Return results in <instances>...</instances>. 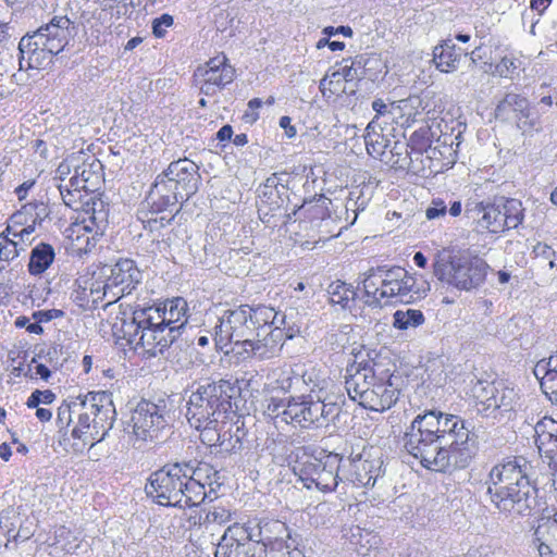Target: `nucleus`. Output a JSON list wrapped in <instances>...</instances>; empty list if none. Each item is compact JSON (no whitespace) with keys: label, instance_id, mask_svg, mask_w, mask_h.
Instances as JSON below:
<instances>
[{"label":"nucleus","instance_id":"72a5a7b5","mask_svg":"<svg viewBox=\"0 0 557 557\" xmlns=\"http://www.w3.org/2000/svg\"><path fill=\"white\" fill-rule=\"evenodd\" d=\"M55 258L54 248L47 243L37 244L29 253L28 272L30 275H41L50 268Z\"/></svg>","mask_w":557,"mask_h":557},{"label":"nucleus","instance_id":"f3484780","mask_svg":"<svg viewBox=\"0 0 557 557\" xmlns=\"http://www.w3.org/2000/svg\"><path fill=\"white\" fill-rule=\"evenodd\" d=\"M383 461L372 457L363 448L361 453L351 451L347 458L342 456L341 469L347 472V480L361 487L374 486L375 481L383 474Z\"/></svg>","mask_w":557,"mask_h":557},{"label":"nucleus","instance_id":"37998d69","mask_svg":"<svg viewBox=\"0 0 557 557\" xmlns=\"http://www.w3.org/2000/svg\"><path fill=\"white\" fill-rule=\"evenodd\" d=\"M409 144L405 141H395L389 150V157L384 162L391 168L409 169L412 162L408 151Z\"/></svg>","mask_w":557,"mask_h":557},{"label":"nucleus","instance_id":"cd10ccee","mask_svg":"<svg viewBox=\"0 0 557 557\" xmlns=\"http://www.w3.org/2000/svg\"><path fill=\"white\" fill-rule=\"evenodd\" d=\"M535 444L541 457L557 466V421L543 417L534 425Z\"/></svg>","mask_w":557,"mask_h":557},{"label":"nucleus","instance_id":"9d476101","mask_svg":"<svg viewBox=\"0 0 557 557\" xmlns=\"http://www.w3.org/2000/svg\"><path fill=\"white\" fill-rule=\"evenodd\" d=\"M186 478L181 462L166 463L150 474L146 494L159 505L176 507L184 495L182 488Z\"/></svg>","mask_w":557,"mask_h":557},{"label":"nucleus","instance_id":"a18cd8bd","mask_svg":"<svg viewBox=\"0 0 557 557\" xmlns=\"http://www.w3.org/2000/svg\"><path fill=\"white\" fill-rule=\"evenodd\" d=\"M364 278L362 280L363 290L369 298L367 301L370 306H380L381 298L379 293L381 289L380 276L375 271V268H370L364 272Z\"/></svg>","mask_w":557,"mask_h":557},{"label":"nucleus","instance_id":"412c9836","mask_svg":"<svg viewBox=\"0 0 557 557\" xmlns=\"http://www.w3.org/2000/svg\"><path fill=\"white\" fill-rule=\"evenodd\" d=\"M250 523L252 530L253 541L262 547H270L277 542L293 543L294 539H300L297 533H292L288 527L281 520L276 519H261L259 522Z\"/></svg>","mask_w":557,"mask_h":557},{"label":"nucleus","instance_id":"c756f323","mask_svg":"<svg viewBox=\"0 0 557 557\" xmlns=\"http://www.w3.org/2000/svg\"><path fill=\"white\" fill-rule=\"evenodd\" d=\"M196 76L202 77L208 83H213L222 88L234 81L235 70L227 63L225 55L210 59L206 67H198Z\"/></svg>","mask_w":557,"mask_h":557},{"label":"nucleus","instance_id":"338daca9","mask_svg":"<svg viewBox=\"0 0 557 557\" xmlns=\"http://www.w3.org/2000/svg\"><path fill=\"white\" fill-rule=\"evenodd\" d=\"M48 216V208L44 202H36V211H34V216L32 220V224L34 227L36 224H41V222Z\"/></svg>","mask_w":557,"mask_h":557},{"label":"nucleus","instance_id":"473e14b6","mask_svg":"<svg viewBox=\"0 0 557 557\" xmlns=\"http://www.w3.org/2000/svg\"><path fill=\"white\" fill-rule=\"evenodd\" d=\"M462 50L451 39L443 40L434 47L433 61L441 72L449 73L457 67Z\"/></svg>","mask_w":557,"mask_h":557},{"label":"nucleus","instance_id":"9b49d317","mask_svg":"<svg viewBox=\"0 0 557 557\" xmlns=\"http://www.w3.org/2000/svg\"><path fill=\"white\" fill-rule=\"evenodd\" d=\"M341 463L342 455L331 453L324 458L309 457L305 461H297L294 471L305 487L314 485L322 492H331L338 484Z\"/></svg>","mask_w":557,"mask_h":557},{"label":"nucleus","instance_id":"ea45409f","mask_svg":"<svg viewBox=\"0 0 557 557\" xmlns=\"http://www.w3.org/2000/svg\"><path fill=\"white\" fill-rule=\"evenodd\" d=\"M301 539H294L293 543H281L277 542L264 550H259L258 557H305L302 552L299 549Z\"/></svg>","mask_w":557,"mask_h":557},{"label":"nucleus","instance_id":"e2e57ef3","mask_svg":"<svg viewBox=\"0 0 557 557\" xmlns=\"http://www.w3.org/2000/svg\"><path fill=\"white\" fill-rule=\"evenodd\" d=\"M330 203L331 199L322 196L320 197V199L317 200L314 205L307 209V211H309L312 216H320L321 219H323L327 211V205Z\"/></svg>","mask_w":557,"mask_h":557},{"label":"nucleus","instance_id":"f8f14e48","mask_svg":"<svg viewBox=\"0 0 557 557\" xmlns=\"http://www.w3.org/2000/svg\"><path fill=\"white\" fill-rule=\"evenodd\" d=\"M184 199L186 200V196L173 182L158 175L149 190L146 202L151 213L168 212L169 214L149 219L145 227L153 232L170 224L181 209L180 201Z\"/></svg>","mask_w":557,"mask_h":557},{"label":"nucleus","instance_id":"e433bc0d","mask_svg":"<svg viewBox=\"0 0 557 557\" xmlns=\"http://www.w3.org/2000/svg\"><path fill=\"white\" fill-rule=\"evenodd\" d=\"M502 223L504 224V232L510 228H517L523 221V207L522 202L517 199L499 198Z\"/></svg>","mask_w":557,"mask_h":557},{"label":"nucleus","instance_id":"3c124183","mask_svg":"<svg viewBox=\"0 0 557 557\" xmlns=\"http://www.w3.org/2000/svg\"><path fill=\"white\" fill-rule=\"evenodd\" d=\"M376 273L380 276V284H388L391 282H399L406 274V270L400 267L380 265L375 268Z\"/></svg>","mask_w":557,"mask_h":557},{"label":"nucleus","instance_id":"69168bd1","mask_svg":"<svg viewBox=\"0 0 557 557\" xmlns=\"http://www.w3.org/2000/svg\"><path fill=\"white\" fill-rule=\"evenodd\" d=\"M70 189L72 190H77V191H82V190H88V189H91L89 187V185L85 182V178H83L77 172L76 170H74V174L73 176L69 180V183L66 184Z\"/></svg>","mask_w":557,"mask_h":557},{"label":"nucleus","instance_id":"de8ad7c7","mask_svg":"<svg viewBox=\"0 0 557 557\" xmlns=\"http://www.w3.org/2000/svg\"><path fill=\"white\" fill-rule=\"evenodd\" d=\"M82 396H78L75 401L72 403H63L57 413V424L59 425L60 430L67 429L73 421V416H78L77 408H81Z\"/></svg>","mask_w":557,"mask_h":557},{"label":"nucleus","instance_id":"dca6fc26","mask_svg":"<svg viewBox=\"0 0 557 557\" xmlns=\"http://www.w3.org/2000/svg\"><path fill=\"white\" fill-rule=\"evenodd\" d=\"M143 274L131 259H121L110 268V274L103 285V296L109 304L129 295L141 283Z\"/></svg>","mask_w":557,"mask_h":557},{"label":"nucleus","instance_id":"1a4fd4ad","mask_svg":"<svg viewBox=\"0 0 557 557\" xmlns=\"http://www.w3.org/2000/svg\"><path fill=\"white\" fill-rule=\"evenodd\" d=\"M171 409L169 401L141 399L132 412L133 434L140 441H157L164 430H170Z\"/></svg>","mask_w":557,"mask_h":557},{"label":"nucleus","instance_id":"c9c22d12","mask_svg":"<svg viewBox=\"0 0 557 557\" xmlns=\"http://www.w3.org/2000/svg\"><path fill=\"white\" fill-rule=\"evenodd\" d=\"M364 143L367 152L384 161L387 157L386 148L389 146V139L376 131V121L373 119L366 128Z\"/></svg>","mask_w":557,"mask_h":557},{"label":"nucleus","instance_id":"4d7b16f0","mask_svg":"<svg viewBox=\"0 0 557 557\" xmlns=\"http://www.w3.org/2000/svg\"><path fill=\"white\" fill-rule=\"evenodd\" d=\"M55 399V395L50 389L34 391L28 397L26 405L28 408H37L40 404H51Z\"/></svg>","mask_w":557,"mask_h":557},{"label":"nucleus","instance_id":"2f4dec72","mask_svg":"<svg viewBox=\"0 0 557 557\" xmlns=\"http://www.w3.org/2000/svg\"><path fill=\"white\" fill-rule=\"evenodd\" d=\"M540 557H557V520L546 519L534 531Z\"/></svg>","mask_w":557,"mask_h":557},{"label":"nucleus","instance_id":"8fccbe9b","mask_svg":"<svg viewBox=\"0 0 557 557\" xmlns=\"http://www.w3.org/2000/svg\"><path fill=\"white\" fill-rule=\"evenodd\" d=\"M226 419H222V422H214L212 421L211 425H207L203 429H196L200 432V440L201 442L210 447H216L219 441L221 440L222 435V429L225 424Z\"/></svg>","mask_w":557,"mask_h":557},{"label":"nucleus","instance_id":"79ce46f5","mask_svg":"<svg viewBox=\"0 0 557 557\" xmlns=\"http://www.w3.org/2000/svg\"><path fill=\"white\" fill-rule=\"evenodd\" d=\"M181 466L186 471L187 479L196 478L199 482H206L210 484L212 475L216 474V471L207 462L198 461L196 459L188 461H181Z\"/></svg>","mask_w":557,"mask_h":557},{"label":"nucleus","instance_id":"864d4df0","mask_svg":"<svg viewBox=\"0 0 557 557\" xmlns=\"http://www.w3.org/2000/svg\"><path fill=\"white\" fill-rule=\"evenodd\" d=\"M231 511L225 509L224 507H214L212 510L208 511L205 520L202 522L206 528L210 524L223 525L231 521Z\"/></svg>","mask_w":557,"mask_h":557},{"label":"nucleus","instance_id":"774afa93","mask_svg":"<svg viewBox=\"0 0 557 557\" xmlns=\"http://www.w3.org/2000/svg\"><path fill=\"white\" fill-rule=\"evenodd\" d=\"M290 123L292 119L287 115H284L280 119V126L285 129V134L288 138H292L296 135V128Z\"/></svg>","mask_w":557,"mask_h":557},{"label":"nucleus","instance_id":"39448f33","mask_svg":"<svg viewBox=\"0 0 557 557\" xmlns=\"http://www.w3.org/2000/svg\"><path fill=\"white\" fill-rule=\"evenodd\" d=\"M79 406L71 435L84 446L94 447L108 436L116 419L112 396L107 392H90L82 397Z\"/></svg>","mask_w":557,"mask_h":557},{"label":"nucleus","instance_id":"f03ea898","mask_svg":"<svg viewBox=\"0 0 557 557\" xmlns=\"http://www.w3.org/2000/svg\"><path fill=\"white\" fill-rule=\"evenodd\" d=\"M531 463L522 456L495 463L485 480L490 502L507 517L530 516L537 506L536 485L531 481Z\"/></svg>","mask_w":557,"mask_h":557},{"label":"nucleus","instance_id":"ddd939ff","mask_svg":"<svg viewBox=\"0 0 557 557\" xmlns=\"http://www.w3.org/2000/svg\"><path fill=\"white\" fill-rule=\"evenodd\" d=\"M249 306H240L234 310H227L219 319L214 326V342L216 347L223 350L230 344L243 345L244 348L251 337H260L259 332L252 329Z\"/></svg>","mask_w":557,"mask_h":557},{"label":"nucleus","instance_id":"bb28decb","mask_svg":"<svg viewBox=\"0 0 557 557\" xmlns=\"http://www.w3.org/2000/svg\"><path fill=\"white\" fill-rule=\"evenodd\" d=\"M466 214L476 223V227L481 231H488L494 234L504 232L498 200L495 202L481 201L473 203V206H468Z\"/></svg>","mask_w":557,"mask_h":557},{"label":"nucleus","instance_id":"4be33fe9","mask_svg":"<svg viewBox=\"0 0 557 557\" xmlns=\"http://www.w3.org/2000/svg\"><path fill=\"white\" fill-rule=\"evenodd\" d=\"M511 112L516 113L517 126L523 132L535 125V120L531 114L530 104L525 97L508 92L495 108L496 119L504 121L510 119Z\"/></svg>","mask_w":557,"mask_h":557},{"label":"nucleus","instance_id":"680f3d73","mask_svg":"<svg viewBox=\"0 0 557 557\" xmlns=\"http://www.w3.org/2000/svg\"><path fill=\"white\" fill-rule=\"evenodd\" d=\"M64 312L59 309L39 310L33 313V319L37 320L38 322L46 323L53 319L61 318Z\"/></svg>","mask_w":557,"mask_h":557},{"label":"nucleus","instance_id":"a211bd4d","mask_svg":"<svg viewBox=\"0 0 557 557\" xmlns=\"http://www.w3.org/2000/svg\"><path fill=\"white\" fill-rule=\"evenodd\" d=\"M87 219L81 223H74L67 230V237L78 243L85 242L84 249H90L96 245V235H102L108 223V212L104 202L100 199L86 202Z\"/></svg>","mask_w":557,"mask_h":557},{"label":"nucleus","instance_id":"b1692460","mask_svg":"<svg viewBox=\"0 0 557 557\" xmlns=\"http://www.w3.org/2000/svg\"><path fill=\"white\" fill-rule=\"evenodd\" d=\"M273 375L275 388L297 395L307 393V389L317 382L313 372L305 371L301 366L278 369Z\"/></svg>","mask_w":557,"mask_h":557},{"label":"nucleus","instance_id":"6e6552de","mask_svg":"<svg viewBox=\"0 0 557 557\" xmlns=\"http://www.w3.org/2000/svg\"><path fill=\"white\" fill-rule=\"evenodd\" d=\"M488 269L486 261L478 256L453 255L448 250L438 251L433 262L434 276L461 290L480 286Z\"/></svg>","mask_w":557,"mask_h":557},{"label":"nucleus","instance_id":"bf43d9fd","mask_svg":"<svg viewBox=\"0 0 557 557\" xmlns=\"http://www.w3.org/2000/svg\"><path fill=\"white\" fill-rule=\"evenodd\" d=\"M173 16L170 14H162L152 21V33L156 37L162 38L165 35L166 28L173 25Z\"/></svg>","mask_w":557,"mask_h":557},{"label":"nucleus","instance_id":"6ab92c4d","mask_svg":"<svg viewBox=\"0 0 557 557\" xmlns=\"http://www.w3.org/2000/svg\"><path fill=\"white\" fill-rule=\"evenodd\" d=\"M153 318L149 315L146 306H136L133 310V315L131 320H123L121 325V332L123 337L129 344L140 345L145 352L149 357H156L161 355L158 348L150 349V346H147L145 333L149 330H153L151 325V320Z\"/></svg>","mask_w":557,"mask_h":557},{"label":"nucleus","instance_id":"4c0bfd02","mask_svg":"<svg viewBox=\"0 0 557 557\" xmlns=\"http://www.w3.org/2000/svg\"><path fill=\"white\" fill-rule=\"evenodd\" d=\"M182 490L184 495L180 505H176L180 508L198 506L207 496L206 482H199L196 478L194 480L186 478Z\"/></svg>","mask_w":557,"mask_h":557},{"label":"nucleus","instance_id":"20e7f679","mask_svg":"<svg viewBox=\"0 0 557 557\" xmlns=\"http://www.w3.org/2000/svg\"><path fill=\"white\" fill-rule=\"evenodd\" d=\"M236 386L230 380H207L191 391L186 405L185 418L193 429H203L212 421L222 422L234 414L232 398Z\"/></svg>","mask_w":557,"mask_h":557},{"label":"nucleus","instance_id":"09e8293b","mask_svg":"<svg viewBox=\"0 0 557 557\" xmlns=\"http://www.w3.org/2000/svg\"><path fill=\"white\" fill-rule=\"evenodd\" d=\"M239 432V428H237L236 433ZM221 440L218 443L219 450L218 453L223 455L236 454L243 449V442L238 434H232L231 432L224 431L222 432Z\"/></svg>","mask_w":557,"mask_h":557},{"label":"nucleus","instance_id":"052dcab7","mask_svg":"<svg viewBox=\"0 0 557 557\" xmlns=\"http://www.w3.org/2000/svg\"><path fill=\"white\" fill-rule=\"evenodd\" d=\"M533 252L537 259H542L543 261L548 260V267L550 269L555 268L554 257L556 255L555 250L552 249L550 246L542 243H537L533 247Z\"/></svg>","mask_w":557,"mask_h":557},{"label":"nucleus","instance_id":"7c9ffc66","mask_svg":"<svg viewBox=\"0 0 557 557\" xmlns=\"http://www.w3.org/2000/svg\"><path fill=\"white\" fill-rule=\"evenodd\" d=\"M534 375L540 380L543 393L557 405V352L547 360L539 361L534 368Z\"/></svg>","mask_w":557,"mask_h":557},{"label":"nucleus","instance_id":"c85d7f7f","mask_svg":"<svg viewBox=\"0 0 557 557\" xmlns=\"http://www.w3.org/2000/svg\"><path fill=\"white\" fill-rule=\"evenodd\" d=\"M259 197V213L268 215L271 212L278 210L287 197V187L280 184L276 174H272L267 181L258 188Z\"/></svg>","mask_w":557,"mask_h":557},{"label":"nucleus","instance_id":"423d86ee","mask_svg":"<svg viewBox=\"0 0 557 557\" xmlns=\"http://www.w3.org/2000/svg\"><path fill=\"white\" fill-rule=\"evenodd\" d=\"M322 392L323 387L315 382L307 389V393L290 396L286 404L284 400L274 404L272 411H278L280 407H284L281 412L282 420L295 423L301 429H309L312 425L326 426L338 416L339 408L336 403L329 401Z\"/></svg>","mask_w":557,"mask_h":557},{"label":"nucleus","instance_id":"4468645a","mask_svg":"<svg viewBox=\"0 0 557 557\" xmlns=\"http://www.w3.org/2000/svg\"><path fill=\"white\" fill-rule=\"evenodd\" d=\"M471 383V395L483 406L484 411L498 412L500 416L515 411L519 403V394L515 387L502 381L481 379Z\"/></svg>","mask_w":557,"mask_h":557},{"label":"nucleus","instance_id":"5701e85b","mask_svg":"<svg viewBox=\"0 0 557 557\" xmlns=\"http://www.w3.org/2000/svg\"><path fill=\"white\" fill-rule=\"evenodd\" d=\"M262 338L251 337V342L244 348L245 352L259 360L272 359L281 352L286 338H293V333H285L283 329H271L262 333Z\"/></svg>","mask_w":557,"mask_h":557},{"label":"nucleus","instance_id":"0e129e2a","mask_svg":"<svg viewBox=\"0 0 557 557\" xmlns=\"http://www.w3.org/2000/svg\"><path fill=\"white\" fill-rule=\"evenodd\" d=\"M399 290H400L399 282H391L388 284H383V285H381L379 298H381V300L385 299V298H392V297L398 298Z\"/></svg>","mask_w":557,"mask_h":557},{"label":"nucleus","instance_id":"aec40b11","mask_svg":"<svg viewBox=\"0 0 557 557\" xmlns=\"http://www.w3.org/2000/svg\"><path fill=\"white\" fill-rule=\"evenodd\" d=\"M198 165L188 160L180 159L169 164L168 169L161 174V177L166 181L173 182V184L184 193L186 200H188L198 190L199 174Z\"/></svg>","mask_w":557,"mask_h":557},{"label":"nucleus","instance_id":"f257e3e1","mask_svg":"<svg viewBox=\"0 0 557 557\" xmlns=\"http://www.w3.org/2000/svg\"><path fill=\"white\" fill-rule=\"evenodd\" d=\"M404 447L424 469L453 473L471 465L479 441L461 417L430 410L412 420L404 435Z\"/></svg>","mask_w":557,"mask_h":557},{"label":"nucleus","instance_id":"c03bdc74","mask_svg":"<svg viewBox=\"0 0 557 557\" xmlns=\"http://www.w3.org/2000/svg\"><path fill=\"white\" fill-rule=\"evenodd\" d=\"M393 325L398 330H407L409 327H417L424 323V315L422 311L416 309L397 310L394 315Z\"/></svg>","mask_w":557,"mask_h":557},{"label":"nucleus","instance_id":"13d9d810","mask_svg":"<svg viewBox=\"0 0 557 557\" xmlns=\"http://www.w3.org/2000/svg\"><path fill=\"white\" fill-rule=\"evenodd\" d=\"M447 214V203L441 198H433L425 210L428 220H438Z\"/></svg>","mask_w":557,"mask_h":557},{"label":"nucleus","instance_id":"7ed1b4c3","mask_svg":"<svg viewBox=\"0 0 557 557\" xmlns=\"http://www.w3.org/2000/svg\"><path fill=\"white\" fill-rule=\"evenodd\" d=\"M75 34L74 23L65 15L54 16L33 34H26L18 44L20 69L47 67Z\"/></svg>","mask_w":557,"mask_h":557},{"label":"nucleus","instance_id":"f704fd0d","mask_svg":"<svg viewBox=\"0 0 557 557\" xmlns=\"http://www.w3.org/2000/svg\"><path fill=\"white\" fill-rule=\"evenodd\" d=\"M430 290V285L425 281L419 282L417 277L406 272L400 281V290L398 300L405 304H411L424 298Z\"/></svg>","mask_w":557,"mask_h":557},{"label":"nucleus","instance_id":"603ef678","mask_svg":"<svg viewBox=\"0 0 557 557\" xmlns=\"http://www.w3.org/2000/svg\"><path fill=\"white\" fill-rule=\"evenodd\" d=\"M20 256L16 243L8 237L5 233L0 234V260L11 262Z\"/></svg>","mask_w":557,"mask_h":557},{"label":"nucleus","instance_id":"0eeeda50","mask_svg":"<svg viewBox=\"0 0 557 557\" xmlns=\"http://www.w3.org/2000/svg\"><path fill=\"white\" fill-rule=\"evenodd\" d=\"M153 330L145 333L147 346L164 354L182 335L187 323L188 305L183 297L166 299L159 305L146 306Z\"/></svg>","mask_w":557,"mask_h":557},{"label":"nucleus","instance_id":"a878e982","mask_svg":"<svg viewBox=\"0 0 557 557\" xmlns=\"http://www.w3.org/2000/svg\"><path fill=\"white\" fill-rule=\"evenodd\" d=\"M345 388L348 396L354 401H358L361 406L363 403V395L371 391L376 376L373 368L368 363L352 364L346 370Z\"/></svg>","mask_w":557,"mask_h":557},{"label":"nucleus","instance_id":"5fc2aeb1","mask_svg":"<svg viewBox=\"0 0 557 557\" xmlns=\"http://www.w3.org/2000/svg\"><path fill=\"white\" fill-rule=\"evenodd\" d=\"M34 232V225H26L18 233H13L12 239L16 243V248L20 255L25 252L26 248L34 242V237H32Z\"/></svg>","mask_w":557,"mask_h":557},{"label":"nucleus","instance_id":"2eb2a0df","mask_svg":"<svg viewBox=\"0 0 557 557\" xmlns=\"http://www.w3.org/2000/svg\"><path fill=\"white\" fill-rule=\"evenodd\" d=\"M250 523H233L228 525L220 537L215 557H258L259 550H264L253 541Z\"/></svg>","mask_w":557,"mask_h":557},{"label":"nucleus","instance_id":"a19ab883","mask_svg":"<svg viewBox=\"0 0 557 557\" xmlns=\"http://www.w3.org/2000/svg\"><path fill=\"white\" fill-rule=\"evenodd\" d=\"M249 311L252 329L255 332H259L260 336L270 329V322L276 318V311L267 306L249 307Z\"/></svg>","mask_w":557,"mask_h":557},{"label":"nucleus","instance_id":"58836bf2","mask_svg":"<svg viewBox=\"0 0 557 557\" xmlns=\"http://www.w3.org/2000/svg\"><path fill=\"white\" fill-rule=\"evenodd\" d=\"M327 294L330 295V302L339 305L343 309L348 308L349 302L357 297L354 287L342 281L332 282L327 287Z\"/></svg>","mask_w":557,"mask_h":557},{"label":"nucleus","instance_id":"6e6d98bb","mask_svg":"<svg viewBox=\"0 0 557 557\" xmlns=\"http://www.w3.org/2000/svg\"><path fill=\"white\" fill-rule=\"evenodd\" d=\"M60 195L65 206L78 210L82 199V191L72 190L67 185L60 184L58 186Z\"/></svg>","mask_w":557,"mask_h":557},{"label":"nucleus","instance_id":"393cba45","mask_svg":"<svg viewBox=\"0 0 557 557\" xmlns=\"http://www.w3.org/2000/svg\"><path fill=\"white\" fill-rule=\"evenodd\" d=\"M393 375L387 381L375 380L371 391L363 395L362 407L372 411H385L399 398L400 391L393 381Z\"/></svg>","mask_w":557,"mask_h":557},{"label":"nucleus","instance_id":"49530a36","mask_svg":"<svg viewBox=\"0 0 557 557\" xmlns=\"http://www.w3.org/2000/svg\"><path fill=\"white\" fill-rule=\"evenodd\" d=\"M75 170L85 178V182L91 189L96 187L102 176V164L95 158H91L90 161L83 162L81 165H75Z\"/></svg>","mask_w":557,"mask_h":557}]
</instances>
